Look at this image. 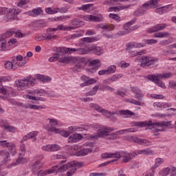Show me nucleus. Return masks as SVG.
I'll list each match as a JSON object with an SVG mask.
<instances>
[{"label": "nucleus", "instance_id": "nucleus-1", "mask_svg": "<svg viewBox=\"0 0 176 176\" xmlns=\"http://www.w3.org/2000/svg\"><path fill=\"white\" fill-rule=\"evenodd\" d=\"M94 128L98 131V134L91 135L89 138L91 140H98V138H106V140H118L119 135H123L126 133H134L135 131L134 128H130L127 129L120 130L113 133L111 131H115L113 127H101L99 125H94Z\"/></svg>", "mask_w": 176, "mask_h": 176}, {"label": "nucleus", "instance_id": "nucleus-2", "mask_svg": "<svg viewBox=\"0 0 176 176\" xmlns=\"http://www.w3.org/2000/svg\"><path fill=\"white\" fill-rule=\"evenodd\" d=\"M13 35L15 38H24L25 36V34L14 31H7L6 33L0 34V50L1 52L6 51V43L8 42L6 39L10 38V36H13Z\"/></svg>", "mask_w": 176, "mask_h": 176}, {"label": "nucleus", "instance_id": "nucleus-3", "mask_svg": "<svg viewBox=\"0 0 176 176\" xmlns=\"http://www.w3.org/2000/svg\"><path fill=\"white\" fill-rule=\"evenodd\" d=\"M134 126L137 127H146L148 126V129L151 130V129H155V127H170V129L173 128V124H171V121L169 122H152V121L148 122H133Z\"/></svg>", "mask_w": 176, "mask_h": 176}, {"label": "nucleus", "instance_id": "nucleus-4", "mask_svg": "<svg viewBox=\"0 0 176 176\" xmlns=\"http://www.w3.org/2000/svg\"><path fill=\"white\" fill-rule=\"evenodd\" d=\"M35 78L32 79L30 77H25L22 80H18L16 83L19 91L25 90V89L30 87V86H34L35 85Z\"/></svg>", "mask_w": 176, "mask_h": 176}, {"label": "nucleus", "instance_id": "nucleus-5", "mask_svg": "<svg viewBox=\"0 0 176 176\" xmlns=\"http://www.w3.org/2000/svg\"><path fill=\"white\" fill-rule=\"evenodd\" d=\"M116 159H122L123 157L122 162V163H129L131 160H133V157H135V154L134 153H127L124 151H120L117 152Z\"/></svg>", "mask_w": 176, "mask_h": 176}, {"label": "nucleus", "instance_id": "nucleus-6", "mask_svg": "<svg viewBox=\"0 0 176 176\" xmlns=\"http://www.w3.org/2000/svg\"><path fill=\"white\" fill-rule=\"evenodd\" d=\"M20 13L18 10H14L12 8H7L6 12V21H13L14 20H19V16L17 15Z\"/></svg>", "mask_w": 176, "mask_h": 176}, {"label": "nucleus", "instance_id": "nucleus-7", "mask_svg": "<svg viewBox=\"0 0 176 176\" xmlns=\"http://www.w3.org/2000/svg\"><path fill=\"white\" fill-rule=\"evenodd\" d=\"M171 72L168 73H163V74H158L156 75H148V79L151 80V82H159V79H170L172 76H173Z\"/></svg>", "mask_w": 176, "mask_h": 176}, {"label": "nucleus", "instance_id": "nucleus-8", "mask_svg": "<svg viewBox=\"0 0 176 176\" xmlns=\"http://www.w3.org/2000/svg\"><path fill=\"white\" fill-rule=\"evenodd\" d=\"M73 163L74 162H68L66 165L63 166L56 165L53 166L51 169H49L48 173H52V174H54V173H64V171H66V170H69L71 168V166Z\"/></svg>", "mask_w": 176, "mask_h": 176}, {"label": "nucleus", "instance_id": "nucleus-9", "mask_svg": "<svg viewBox=\"0 0 176 176\" xmlns=\"http://www.w3.org/2000/svg\"><path fill=\"white\" fill-rule=\"evenodd\" d=\"M159 59L156 58H152L148 56H143L141 58V67H151V65H153L155 63H157Z\"/></svg>", "mask_w": 176, "mask_h": 176}, {"label": "nucleus", "instance_id": "nucleus-10", "mask_svg": "<svg viewBox=\"0 0 176 176\" xmlns=\"http://www.w3.org/2000/svg\"><path fill=\"white\" fill-rule=\"evenodd\" d=\"M89 106L91 108H94L96 111H98V112H100L107 118H111V116L115 115V113L109 112V111L102 109V107H100L98 104L91 103Z\"/></svg>", "mask_w": 176, "mask_h": 176}, {"label": "nucleus", "instance_id": "nucleus-11", "mask_svg": "<svg viewBox=\"0 0 176 176\" xmlns=\"http://www.w3.org/2000/svg\"><path fill=\"white\" fill-rule=\"evenodd\" d=\"M48 120H50V125H47L45 126V129L47 131H53L54 133H55V134H58L60 133V129L54 127V126H58V121H57V120L56 119H48Z\"/></svg>", "mask_w": 176, "mask_h": 176}, {"label": "nucleus", "instance_id": "nucleus-12", "mask_svg": "<svg viewBox=\"0 0 176 176\" xmlns=\"http://www.w3.org/2000/svg\"><path fill=\"white\" fill-rule=\"evenodd\" d=\"M0 145L3 148H8L10 153L14 156L16 155V146L13 143L8 142L6 140L0 141Z\"/></svg>", "mask_w": 176, "mask_h": 176}, {"label": "nucleus", "instance_id": "nucleus-13", "mask_svg": "<svg viewBox=\"0 0 176 176\" xmlns=\"http://www.w3.org/2000/svg\"><path fill=\"white\" fill-rule=\"evenodd\" d=\"M83 166V162H74L69 170L67 172V176H72L75 173H76V167H82Z\"/></svg>", "mask_w": 176, "mask_h": 176}, {"label": "nucleus", "instance_id": "nucleus-14", "mask_svg": "<svg viewBox=\"0 0 176 176\" xmlns=\"http://www.w3.org/2000/svg\"><path fill=\"white\" fill-rule=\"evenodd\" d=\"M21 153L19 154V158L16 160V162L12 163L11 166H18V164L23 163V160H24V159L23 157H24V154L25 153V145L24 144L21 146Z\"/></svg>", "mask_w": 176, "mask_h": 176}, {"label": "nucleus", "instance_id": "nucleus-15", "mask_svg": "<svg viewBox=\"0 0 176 176\" xmlns=\"http://www.w3.org/2000/svg\"><path fill=\"white\" fill-rule=\"evenodd\" d=\"M131 91L135 94V98L138 100V101H141L142 98H144V94H142V91L140 89L137 87H132L131 88Z\"/></svg>", "mask_w": 176, "mask_h": 176}, {"label": "nucleus", "instance_id": "nucleus-16", "mask_svg": "<svg viewBox=\"0 0 176 176\" xmlns=\"http://www.w3.org/2000/svg\"><path fill=\"white\" fill-rule=\"evenodd\" d=\"M166 25L165 23H160L153 26L147 30V32L152 34L153 32H157L158 31H162L166 28Z\"/></svg>", "mask_w": 176, "mask_h": 176}, {"label": "nucleus", "instance_id": "nucleus-17", "mask_svg": "<svg viewBox=\"0 0 176 176\" xmlns=\"http://www.w3.org/2000/svg\"><path fill=\"white\" fill-rule=\"evenodd\" d=\"M38 134H39V132L38 131H34L29 133L26 135L23 136V139L21 140V143L23 144L24 141H27V140H30V138H33V142L36 141V135H38Z\"/></svg>", "mask_w": 176, "mask_h": 176}, {"label": "nucleus", "instance_id": "nucleus-18", "mask_svg": "<svg viewBox=\"0 0 176 176\" xmlns=\"http://www.w3.org/2000/svg\"><path fill=\"white\" fill-rule=\"evenodd\" d=\"M86 19L87 21H94V23H100L104 20L101 14H98L96 16L88 15Z\"/></svg>", "mask_w": 176, "mask_h": 176}, {"label": "nucleus", "instance_id": "nucleus-19", "mask_svg": "<svg viewBox=\"0 0 176 176\" xmlns=\"http://www.w3.org/2000/svg\"><path fill=\"white\" fill-rule=\"evenodd\" d=\"M81 79L84 82L80 84V87H85V86H89L90 85H93V83H96V80L90 78L86 76H81Z\"/></svg>", "mask_w": 176, "mask_h": 176}, {"label": "nucleus", "instance_id": "nucleus-20", "mask_svg": "<svg viewBox=\"0 0 176 176\" xmlns=\"http://www.w3.org/2000/svg\"><path fill=\"white\" fill-rule=\"evenodd\" d=\"M90 65L94 66L90 69H87L89 72H96V71L98 69V67L101 66L100 60H93L90 61Z\"/></svg>", "mask_w": 176, "mask_h": 176}, {"label": "nucleus", "instance_id": "nucleus-21", "mask_svg": "<svg viewBox=\"0 0 176 176\" xmlns=\"http://www.w3.org/2000/svg\"><path fill=\"white\" fill-rule=\"evenodd\" d=\"M88 50L89 52H92V53H94L96 56H101V54H104V50H102V48L95 45L90 47Z\"/></svg>", "mask_w": 176, "mask_h": 176}, {"label": "nucleus", "instance_id": "nucleus-22", "mask_svg": "<svg viewBox=\"0 0 176 176\" xmlns=\"http://www.w3.org/2000/svg\"><path fill=\"white\" fill-rule=\"evenodd\" d=\"M133 155H146L147 156H149L151 155H153V151L151 148H145L143 150H138L135 152H133Z\"/></svg>", "mask_w": 176, "mask_h": 176}, {"label": "nucleus", "instance_id": "nucleus-23", "mask_svg": "<svg viewBox=\"0 0 176 176\" xmlns=\"http://www.w3.org/2000/svg\"><path fill=\"white\" fill-rule=\"evenodd\" d=\"M82 138H83V136L82 135V134L74 133V134H72L69 138V142H78V141H80Z\"/></svg>", "mask_w": 176, "mask_h": 176}, {"label": "nucleus", "instance_id": "nucleus-24", "mask_svg": "<svg viewBox=\"0 0 176 176\" xmlns=\"http://www.w3.org/2000/svg\"><path fill=\"white\" fill-rule=\"evenodd\" d=\"M42 12H43L42 8H37L36 9H33L32 11L26 12V14H28V16H32V17H36V16H39Z\"/></svg>", "mask_w": 176, "mask_h": 176}, {"label": "nucleus", "instance_id": "nucleus-25", "mask_svg": "<svg viewBox=\"0 0 176 176\" xmlns=\"http://www.w3.org/2000/svg\"><path fill=\"white\" fill-rule=\"evenodd\" d=\"M93 149L91 148H84L76 153V156H86V155L91 153Z\"/></svg>", "mask_w": 176, "mask_h": 176}, {"label": "nucleus", "instance_id": "nucleus-26", "mask_svg": "<svg viewBox=\"0 0 176 176\" xmlns=\"http://www.w3.org/2000/svg\"><path fill=\"white\" fill-rule=\"evenodd\" d=\"M23 107L24 108H26V109H46L45 105L25 104Z\"/></svg>", "mask_w": 176, "mask_h": 176}, {"label": "nucleus", "instance_id": "nucleus-27", "mask_svg": "<svg viewBox=\"0 0 176 176\" xmlns=\"http://www.w3.org/2000/svg\"><path fill=\"white\" fill-rule=\"evenodd\" d=\"M138 28V25H129V24H124V31H125V33L130 34V32H133L135 30H137Z\"/></svg>", "mask_w": 176, "mask_h": 176}, {"label": "nucleus", "instance_id": "nucleus-28", "mask_svg": "<svg viewBox=\"0 0 176 176\" xmlns=\"http://www.w3.org/2000/svg\"><path fill=\"white\" fill-rule=\"evenodd\" d=\"M141 47H144V45H142V43H131L126 45V49L128 50H131L132 49H135Z\"/></svg>", "mask_w": 176, "mask_h": 176}, {"label": "nucleus", "instance_id": "nucleus-29", "mask_svg": "<svg viewBox=\"0 0 176 176\" xmlns=\"http://www.w3.org/2000/svg\"><path fill=\"white\" fill-rule=\"evenodd\" d=\"M129 8H130V5L118 7H111L109 8V12H119V10H124V9H129Z\"/></svg>", "mask_w": 176, "mask_h": 176}, {"label": "nucleus", "instance_id": "nucleus-30", "mask_svg": "<svg viewBox=\"0 0 176 176\" xmlns=\"http://www.w3.org/2000/svg\"><path fill=\"white\" fill-rule=\"evenodd\" d=\"M41 167H42V163H41L40 161L36 162L32 166L33 174H35L38 170H41Z\"/></svg>", "mask_w": 176, "mask_h": 176}, {"label": "nucleus", "instance_id": "nucleus-31", "mask_svg": "<svg viewBox=\"0 0 176 176\" xmlns=\"http://www.w3.org/2000/svg\"><path fill=\"white\" fill-rule=\"evenodd\" d=\"M37 79L40 80L41 82H43V83H46L47 82H50L52 80V78L47 76H43L41 74L37 75Z\"/></svg>", "mask_w": 176, "mask_h": 176}, {"label": "nucleus", "instance_id": "nucleus-32", "mask_svg": "<svg viewBox=\"0 0 176 176\" xmlns=\"http://www.w3.org/2000/svg\"><path fill=\"white\" fill-rule=\"evenodd\" d=\"M58 61L63 64H69L72 61V58L71 56H64L60 58Z\"/></svg>", "mask_w": 176, "mask_h": 176}, {"label": "nucleus", "instance_id": "nucleus-33", "mask_svg": "<svg viewBox=\"0 0 176 176\" xmlns=\"http://www.w3.org/2000/svg\"><path fill=\"white\" fill-rule=\"evenodd\" d=\"M117 152L114 153H104L101 155L102 159H111L115 157L116 159L117 157Z\"/></svg>", "mask_w": 176, "mask_h": 176}, {"label": "nucleus", "instance_id": "nucleus-34", "mask_svg": "<svg viewBox=\"0 0 176 176\" xmlns=\"http://www.w3.org/2000/svg\"><path fill=\"white\" fill-rule=\"evenodd\" d=\"M26 98H28L29 100H33L34 101H43V102L46 101V98H42V97H39V96H37V97L32 96H30V95H27Z\"/></svg>", "mask_w": 176, "mask_h": 176}, {"label": "nucleus", "instance_id": "nucleus-35", "mask_svg": "<svg viewBox=\"0 0 176 176\" xmlns=\"http://www.w3.org/2000/svg\"><path fill=\"white\" fill-rule=\"evenodd\" d=\"M4 67L6 69H17V67L16 66L13 65V63L10 62V60H6L4 63Z\"/></svg>", "mask_w": 176, "mask_h": 176}, {"label": "nucleus", "instance_id": "nucleus-36", "mask_svg": "<svg viewBox=\"0 0 176 176\" xmlns=\"http://www.w3.org/2000/svg\"><path fill=\"white\" fill-rule=\"evenodd\" d=\"M169 36L170 33L168 32H157L154 34L155 38H167Z\"/></svg>", "mask_w": 176, "mask_h": 176}, {"label": "nucleus", "instance_id": "nucleus-37", "mask_svg": "<svg viewBox=\"0 0 176 176\" xmlns=\"http://www.w3.org/2000/svg\"><path fill=\"white\" fill-rule=\"evenodd\" d=\"M144 14H145V10H142V8H137L133 12V16L135 17H140V16H144Z\"/></svg>", "mask_w": 176, "mask_h": 176}, {"label": "nucleus", "instance_id": "nucleus-38", "mask_svg": "<svg viewBox=\"0 0 176 176\" xmlns=\"http://www.w3.org/2000/svg\"><path fill=\"white\" fill-rule=\"evenodd\" d=\"M3 128L6 131L9 133H16V127L8 124H3Z\"/></svg>", "mask_w": 176, "mask_h": 176}, {"label": "nucleus", "instance_id": "nucleus-39", "mask_svg": "<svg viewBox=\"0 0 176 176\" xmlns=\"http://www.w3.org/2000/svg\"><path fill=\"white\" fill-rule=\"evenodd\" d=\"M81 42L82 43H92V42H94L96 41V38L94 37H84L80 39Z\"/></svg>", "mask_w": 176, "mask_h": 176}, {"label": "nucleus", "instance_id": "nucleus-40", "mask_svg": "<svg viewBox=\"0 0 176 176\" xmlns=\"http://www.w3.org/2000/svg\"><path fill=\"white\" fill-rule=\"evenodd\" d=\"M119 114L124 115V116H126L127 115L129 116H133L135 115V113H134V112L129 111V110H120L119 111Z\"/></svg>", "mask_w": 176, "mask_h": 176}, {"label": "nucleus", "instance_id": "nucleus-41", "mask_svg": "<svg viewBox=\"0 0 176 176\" xmlns=\"http://www.w3.org/2000/svg\"><path fill=\"white\" fill-rule=\"evenodd\" d=\"M0 156L4 157L5 160H8L9 157H10V155L9 152L6 150H1L0 151Z\"/></svg>", "mask_w": 176, "mask_h": 176}, {"label": "nucleus", "instance_id": "nucleus-42", "mask_svg": "<svg viewBox=\"0 0 176 176\" xmlns=\"http://www.w3.org/2000/svg\"><path fill=\"white\" fill-rule=\"evenodd\" d=\"M126 102H129L130 104H133L134 105H137L138 107H141L144 105V103H141V102L135 100V99H128Z\"/></svg>", "mask_w": 176, "mask_h": 176}, {"label": "nucleus", "instance_id": "nucleus-43", "mask_svg": "<svg viewBox=\"0 0 176 176\" xmlns=\"http://www.w3.org/2000/svg\"><path fill=\"white\" fill-rule=\"evenodd\" d=\"M34 95L39 96L40 97L46 96V91L44 89H34Z\"/></svg>", "mask_w": 176, "mask_h": 176}, {"label": "nucleus", "instance_id": "nucleus-44", "mask_svg": "<svg viewBox=\"0 0 176 176\" xmlns=\"http://www.w3.org/2000/svg\"><path fill=\"white\" fill-rule=\"evenodd\" d=\"M56 31H58V28H48L46 30L47 33H45V35L50 36V35H53Z\"/></svg>", "mask_w": 176, "mask_h": 176}, {"label": "nucleus", "instance_id": "nucleus-45", "mask_svg": "<svg viewBox=\"0 0 176 176\" xmlns=\"http://www.w3.org/2000/svg\"><path fill=\"white\" fill-rule=\"evenodd\" d=\"M120 78H123L122 74H115L113 76L110 77V80H111V83L113 82H116V80H119Z\"/></svg>", "mask_w": 176, "mask_h": 176}, {"label": "nucleus", "instance_id": "nucleus-46", "mask_svg": "<svg viewBox=\"0 0 176 176\" xmlns=\"http://www.w3.org/2000/svg\"><path fill=\"white\" fill-rule=\"evenodd\" d=\"M91 6H93L92 3L82 5L81 7L78 8V10H83L84 12H86V10H89Z\"/></svg>", "mask_w": 176, "mask_h": 176}, {"label": "nucleus", "instance_id": "nucleus-47", "mask_svg": "<svg viewBox=\"0 0 176 176\" xmlns=\"http://www.w3.org/2000/svg\"><path fill=\"white\" fill-rule=\"evenodd\" d=\"M107 71L108 75H111V74H115V72H116V66L111 65L107 68Z\"/></svg>", "mask_w": 176, "mask_h": 176}, {"label": "nucleus", "instance_id": "nucleus-48", "mask_svg": "<svg viewBox=\"0 0 176 176\" xmlns=\"http://www.w3.org/2000/svg\"><path fill=\"white\" fill-rule=\"evenodd\" d=\"M100 28L102 30H107V31H112L115 28V26L113 25H103L100 26Z\"/></svg>", "mask_w": 176, "mask_h": 176}, {"label": "nucleus", "instance_id": "nucleus-49", "mask_svg": "<svg viewBox=\"0 0 176 176\" xmlns=\"http://www.w3.org/2000/svg\"><path fill=\"white\" fill-rule=\"evenodd\" d=\"M160 2V0H150L148 1V3H150V6L151 8H157V5Z\"/></svg>", "mask_w": 176, "mask_h": 176}, {"label": "nucleus", "instance_id": "nucleus-50", "mask_svg": "<svg viewBox=\"0 0 176 176\" xmlns=\"http://www.w3.org/2000/svg\"><path fill=\"white\" fill-rule=\"evenodd\" d=\"M170 170L169 168H166L164 170H160L159 174L160 175L167 176L168 174H170Z\"/></svg>", "mask_w": 176, "mask_h": 176}, {"label": "nucleus", "instance_id": "nucleus-51", "mask_svg": "<svg viewBox=\"0 0 176 176\" xmlns=\"http://www.w3.org/2000/svg\"><path fill=\"white\" fill-rule=\"evenodd\" d=\"M56 52L57 53H58L59 54H61L62 56H64V54H67V50H66V47H58L56 48Z\"/></svg>", "mask_w": 176, "mask_h": 176}, {"label": "nucleus", "instance_id": "nucleus-52", "mask_svg": "<svg viewBox=\"0 0 176 176\" xmlns=\"http://www.w3.org/2000/svg\"><path fill=\"white\" fill-rule=\"evenodd\" d=\"M149 8H152V7L151 6L149 1H146L142 4L141 9L142 10H144V12H146V10H148V9H149Z\"/></svg>", "mask_w": 176, "mask_h": 176}, {"label": "nucleus", "instance_id": "nucleus-53", "mask_svg": "<svg viewBox=\"0 0 176 176\" xmlns=\"http://www.w3.org/2000/svg\"><path fill=\"white\" fill-rule=\"evenodd\" d=\"M131 138L132 141H133L136 144H139V145H142L144 139H141V138H135V137H133V136H131Z\"/></svg>", "mask_w": 176, "mask_h": 176}, {"label": "nucleus", "instance_id": "nucleus-54", "mask_svg": "<svg viewBox=\"0 0 176 176\" xmlns=\"http://www.w3.org/2000/svg\"><path fill=\"white\" fill-rule=\"evenodd\" d=\"M82 71V64L78 63L73 67L74 72H80Z\"/></svg>", "mask_w": 176, "mask_h": 176}, {"label": "nucleus", "instance_id": "nucleus-55", "mask_svg": "<svg viewBox=\"0 0 176 176\" xmlns=\"http://www.w3.org/2000/svg\"><path fill=\"white\" fill-rule=\"evenodd\" d=\"M165 8L167 9V6L158 8L155 9V12L158 13V14H163V13H166Z\"/></svg>", "mask_w": 176, "mask_h": 176}, {"label": "nucleus", "instance_id": "nucleus-56", "mask_svg": "<svg viewBox=\"0 0 176 176\" xmlns=\"http://www.w3.org/2000/svg\"><path fill=\"white\" fill-rule=\"evenodd\" d=\"M51 152H56V151H60V146L58 144H50Z\"/></svg>", "mask_w": 176, "mask_h": 176}, {"label": "nucleus", "instance_id": "nucleus-57", "mask_svg": "<svg viewBox=\"0 0 176 176\" xmlns=\"http://www.w3.org/2000/svg\"><path fill=\"white\" fill-rule=\"evenodd\" d=\"M47 174H53V173H49V170H41L37 173V176H45V175H47Z\"/></svg>", "mask_w": 176, "mask_h": 176}, {"label": "nucleus", "instance_id": "nucleus-58", "mask_svg": "<svg viewBox=\"0 0 176 176\" xmlns=\"http://www.w3.org/2000/svg\"><path fill=\"white\" fill-rule=\"evenodd\" d=\"M109 17L113 19V20H115L116 21H119V20H120V16L116 14H109Z\"/></svg>", "mask_w": 176, "mask_h": 176}, {"label": "nucleus", "instance_id": "nucleus-59", "mask_svg": "<svg viewBox=\"0 0 176 176\" xmlns=\"http://www.w3.org/2000/svg\"><path fill=\"white\" fill-rule=\"evenodd\" d=\"M71 24L72 25H73L74 27H76L77 28H78V27H80V21H79L78 19H74L73 21H72Z\"/></svg>", "mask_w": 176, "mask_h": 176}, {"label": "nucleus", "instance_id": "nucleus-60", "mask_svg": "<svg viewBox=\"0 0 176 176\" xmlns=\"http://www.w3.org/2000/svg\"><path fill=\"white\" fill-rule=\"evenodd\" d=\"M144 43H147V45H155L157 43V40H155V39L144 40Z\"/></svg>", "mask_w": 176, "mask_h": 176}, {"label": "nucleus", "instance_id": "nucleus-61", "mask_svg": "<svg viewBox=\"0 0 176 176\" xmlns=\"http://www.w3.org/2000/svg\"><path fill=\"white\" fill-rule=\"evenodd\" d=\"M76 52H77L78 54H86L87 53V50L84 48H77L76 49Z\"/></svg>", "mask_w": 176, "mask_h": 176}, {"label": "nucleus", "instance_id": "nucleus-62", "mask_svg": "<svg viewBox=\"0 0 176 176\" xmlns=\"http://www.w3.org/2000/svg\"><path fill=\"white\" fill-rule=\"evenodd\" d=\"M49 38V36H47L45 34H43L42 36L38 37L37 41H47Z\"/></svg>", "mask_w": 176, "mask_h": 176}, {"label": "nucleus", "instance_id": "nucleus-63", "mask_svg": "<svg viewBox=\"0 0 176 176\" xmlns=\"http://www.w3.org/2000/svg\"><path fill=\"white\" fill-rule=\"evenodd\" d=\"M69 9V6L62 7L60 8L59 12L60 13H67Z\"/></svg>", "mask_w": 176, "mask_h": 176}, {"label": "nucleus", "instance_id": "nucleus-64", "mask_svg": "<svg viewBox=\"0 0 176 176\" xmlns=\"http://www.w3.org/2000/svg\"><path fill=\"white\" fill-rule=\"evenodd\" d=\"M168 87L170 89H176V81H174V80L170 81Z\"/></svg>", "mask_w": 176, "mask_h": 176}]
</instances>
